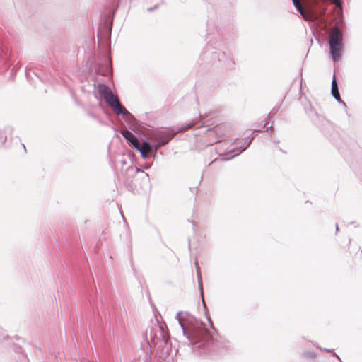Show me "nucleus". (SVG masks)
Returning a JSON list of instances; mask_svg holds the SVG:
<instances>
[{"mask_svg":"<svg viewBox=\"0 0 362 362\" xmlns=\"http://www.w3.org/2000/svg\"><path fill=\"white\" fill-rule=\"evenodd\" d=\"M221 127L216 126L213 129H208V132H209L210 134H216V139L214 140L215 143L221 141L220 139H221V136L218 134V132L221 131Z\"/></svg>","mask_w":362,"mask_h":362,"instance_id":"nucleus-11","label":"nucleus"},{"mask_svg":"<svg viewBox=\"0 0 362 362\" xmlns=\"http://www.w3.org/2000/svg\"><path fill=\"white\" fill-rule=\"evenodd\" d=\"M149 336L151 342L154 345H158L159 346L166 344L168 340V334L165 332L164 326L159 324L154 325L152 327Z\"/></svg>","mask_w":362,"mask_h":362,"instance_id":"nucleus-5","label":"nucleus"},{"mask_svg":"<svg viewBox=\"0 0 362 362\" xmlns=\"http://www.w3.org/2000/svg\"><path fill=\"white\" fill-rule=\"evenodd\" d=\"M303 355L306 358H315V353H311V352H305V353H304Z\"/></svg>","mask_w":362,"mask_h":362,"instance_id":"nucleus-18","label":"nucleus"},{"mask_svg":"<svg viewBox=\"0 0 362 362\" xmlns=\"http://www.w3.org/2000/svg\"><path fill=\"white\" fill-rule=\"evenodd\" d=\"M97 90L100 95L104 98L107 104L112 108L117 115H122L127 118L132 117V114L121 105L117 95L112 93L108 86L100 83L97 86Z\"/></svg>","mask_w":362,"mask_h":362,"instance_id":"nucleus-2","label":"nucleus"},{"mask_svg":"<svg viewBox=\"0 0 362 362\" xmlns=\"http://www.w3.org/2000/svg\"><path fill=\"white\" fill-rule=\"evenodd\" d=\"M152 151L151 145L147 141H143L141 144L140 148L139 151L141 153V156L144 158H146L148 157L149 153Z\"/></svg>","mask_w":362,"mask_h":362,"instance_id":"nucleus-9","label":"nucleus"},{"mask_svg":"<svg viewBox=\"0 0 362 362\" xmlns=\"http://www.w3.org/2000/svg\"><path fill=\"white\" fill-rule=\"evenodd\" d=\"M194 124H195L194 122H191L188 123L186 126L182 127V130L187 129L193 127Z\"/></svg>","mask_w":362,"mask_h":362,"instance_id":"nucleus-17","label":"nucleus"},{"mask_svg":"<svg viewBox=\"0 0 362 362\" xmlns=\"http://www.w3.org/2000/svg\"><path fill=\"white\" fill-rule=\"evenodd\" d=\"M272 129V126L271 125L270 127L267 128V131H268L269 129Z\"/></svg>","mask_w":362,"mask_h":362,"instance_id":"nucleus-22","label":"nucleus"},{"mask_svg":"<svg viewBox=\"0 0 362 362\" xmlns=\"http://www.w3.org/2000/svg\"><path fill=\"white\" fill-rule=\"evenodd\" d=\"M325 350H326L327 351H329H329H331V350H329V349H325Z\"/></svg>","mask_w":362,"mask_h":362,"instance_id":"nucleus-24","label":"nucleus"},{"mask_svg":"<svg viewBox=\"0 0 362 362\" xmlns=\"http://www.w3.org/2000/svg\"><path fill=\"white\" fill-rule=\"evenodd\" d=\"M320 0H318V2L320 1Z\"/></svg>","mask_w":362,"mask_h":362,"instance_id":"nucleus-25","label":"nucleus"},{"mask_svg":"<svg viewBox=\"0 0 362 362\" xmlns=\"http://www.w3.org/2000/svg\"><path fill=\"white\" fill-rule=\"evenodd\" d=\"M259 132H261V129H254L253 132L252 133L251 137L245 139L243 144L240 147L238 148V149H235V148L225 149L223 148V146L227 145V144H220L216 147V151L220 156L230 155L233 153H235V154L232 155L229 158L222 159L223 160H230V158L235 157V156L239 155L243 151H244L250 146L251 141L254 139L255 133Z\"/></svg>","mask_w":362,"mask_h":362,"instance_id":"nucleus-4","label":"nucleus"},{"mask_svg":"<svg viewBox=\"0 0 362 362\" xmlns=\"http://www.w3.org/2000/svg\"><path fill=\"white\" fill-rule=\"evenodd\" d=\"M317 21H318V28H320V23L322 21V16L320 15V9L318 8V18H317ZM320 30H318V37L320 36ZM320 40H318V42Z\"/></svg>","mask_w":362,"mask_h":362,"instance_id":"nucleus-15","label":"nucleus"},{"mask_svg":"<svg viewBox=\"0 0 362 362\" xmlns=\"http://www.w3.org/2000/svg\"><path fill=\"white\" fill-rule=\"evenodd\" d=\"M334 99H335L337 102H339V103H341L344 107H346V103H345L344 100H342V99L341 98V96H340V95H339V96H337H337H336V97H334Z\"/></svg>","mask_w":362,"mask_h":362,"instance_id":"nucleus-16","label":"nucleus"},{"mask_svg":"<svg viewBox=\"0 0 362 362\" xmlns=\"http://www.w3.org/2000/svg\"><path fill=\"white\" fill-rule=\"evenodd\" d=\"M292 2H293V4L294 5V6L296 7V8L298 10V11L302 16V17L305 21L310 22V26L312 30L313 34L315 36V37L316 38L317 37L315 35L316 28H315L316 23L314 21V18H315L314 14L310 13V11L305 10L303 8V6H302L300 0H292Z\"/></svg>","mask_w":362,"mask_h":362,"instance_id":"nucleus-6","label":"nucleus"},{"mask_svg":"<svg viewBox=\"0 0 362 362\" xmlns=\"http://www.w3.org/2000/svg\"><path fill=\"white\" fill-rule=\"evenodd\" d=\"M130 143L136 150L139 151L141 146V144L136 137H135L132 141H130Z\"/></svg>","mask_w":362,"mask_h":362,"instance_id":"nucleus-13","label":"nucleus"},{"mask_svg":"<svg viewBox=\"0 0 362 362\" xmlns=\"http://www.w3.org/2000/svg\"><path fill=\"white\" fill-rule=\"evenodd\" d=\"M279 109H276V108H274L271 110L269 115V117H272V115H274L276 114V112H278Z\"/></svg>","mask_w":362,"mask_h":362,"instance_id":"nucleus-19","label":"nucleus"},{"mask_svg":"<svg viewBox=\"0 0 362 362\" xmlns=\"http://www.w3.org/2000/svg\"><path fill=\"white\" fill-rule=\"evenodd\" d=\"M343 35L339 28L335 25L329 34V53L334 62L339 59L343 46Z\"/></svg>","mask_w":362,"mask_h":362,"instance_id":"nucleus-3","label":"nucleus"},{"mask_svg":"<svg viewBox=\"0 0 362 362\" xmlns=\"http://www.w3.org/2000/svg\"><path fill=\"white\" fill-rule=\"evenodd\" d=\"M305 111H306V112H307L308 114H310V113H311V112H314V111L313 110V107H312L310 105V108H309V109H308L306 106H305Z\"/></svg>","mask_w":362,"mask_h":362,"instance_id":"nucleus-20","label":"nucleus"},{"mask_svg":"<svg viewBox=\"0 0 362 362\" xmlns=\"http://www.w3.org/2000/svg\"><path fill=\"white\" fill-rule=\"evenodd\" d=\"M267 124V122L266 121V122H265V123H264V124L259 125V127H260V128H259L258 129H261V130H262V129H263V128H265V127H266Z\"/></svg>","mask_w":362,"mask_h":362,"instance_id":"nucleus-21","label":"nucleus"},{"mask_svg":"<svg viewBox=\"0 0 362 362\" xmlns=\"http://www.w3.org/2000/svg\"><path fill=\"white\" fill-rule=\"evenodd\" d=\"M175 318L189 346L203 343L208 338L209 331L204 325L189 312L179 311Z\"/></svg>","mask_w":362,"mask_h":362,"instance_id":"nucleus-1","label":"nucleus"},{"mask_svg":"<svg viewBox=\"0 0 362 362\" xmlns=\"http://www.w3.org/2000/svg\"><path fill=\"white\" fill-rule=\"evenodd\" d=\"M199 270H200L199 267H197V277H198V280H199V284L201 291H202V281L201 274H200Z\"/></svg>","mask_w":362,"mask_h":362,"instance_id":"nucleus-14","label":"nucleus"},{"mask_svg":"<svg viewBox=\"0 0 362 362\" xmlns=\"http://www.w3.org/2000/svg\"><path fill=\"white\" fill-rule=\"evenodd\" d=\"M122 136L129 141H132L136 136L129 131L124 130L122 132Z\"/></svg>","mask_w":362,"mask_h":362,"instance_id":"nucleus-12","label":"nucleus"},{"mask_svg":"<svg viewBox=\"0 0 362 362\" xmlns=\"http://www.w3.org/2000/svg\"><path fill=\"white\" fill-rule=\"evenodd\" d=\"M336 230H337V231L339 230L338 224H336Z\"/></svg>","mask_w":362,"mask_h":362,"instance_id":"nucleus-23","label":"nucleus"},{"mask_svg":"<svg viewBox=\"0 0 362 362\" xmlns=\"http://www.w3.org/2000/svg\"><path fill=\"white\" fill-rule=\"evenodd\" d=\"M127 171L129 175H136L137 177L146 181H148V175L137 167L129 166L127 168Z\"/></svg>","mask_w":362,"mask_h":362,"instance_id":"nucleus-8","label":"nucleus"},{"mask_svg":"<svg viewBox=\"0 0 362 362\" xmlns=\"http://www.w3.org/2000/svg\"><path fill=\"white\" fill-rule=\"evenodd\" d=\"M331 93L334 98L340 95L338 84L334 74L332 81Z\"/></svg>","mask_w":362,"mask_h":362,"instance_id":"nucleus-10","label":"nucleus"},{"mask_svg":"<svg viewBox=\"0 0 362 362\" xmlns=\"http://www.w3.org/2000/svg\"><path fill=\"white\" fill-rule=\"evenodd\" d=\"M292 2H293V4L294 5V6L296 7V8L298 10V11L302 16V17L305 21L310 22V26L312 30L313 34L315 36V37L316 38L317 37L315 35L316 28H315L316 23L314 21V18H315L314 14L310 13V11L305 10L303 8V6H302L300 0H292Z\"/></svg>","mask_w":362,"mask_h":362,"instance_id":"nucleus-7","label":"nucleus"}]
</instances>
